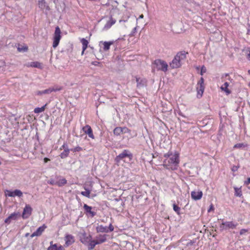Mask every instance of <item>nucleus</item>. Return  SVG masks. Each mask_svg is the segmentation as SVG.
<instances>
[{
	"label": "nucleus",
	"mask_w": 250,
	"mask_h": 250,
	"mask_svg": "<svg viewBox=\"0 0 250 250\" xmlns=\"http://www.w3.org/2000/svg\"><path fill=\"white\" fill-rule=\"evenodd\" d=\"M81 43H82L83 48V50H85L87 47V45L88 43V41L86 39L83 38L81 40Z\"/></svg>",
	"instance_id": "2f4dec72"
},
{
	"label": "nucleus",
	"mask_w": 250,
	"mask_h": 250,
	"mask_svg": "<svg viewBox=\"0 0 250 250\" xmlns=\"http://www.w3.org/2000/svg\"><path fill=\"white\" fill-rule=\"evenodd\" d=\"M132 157V155L129 151L125 149L116 157L115 160L116 162H119L125 157H128L130 159Z\"/></svg>",
	"instance_id": "0eeeda50"
},
{
	"label": "nucleus",
	"mask_w": 250,
	"mask_h": 250,
	"mask_svg": "<svg viewBox=\"0 0 250 250\" xmlns=\"http://www.w3.org/2000/svg\"><path fill=\"white\" fill-rule=\"evenodd\" d=\"M46 106V104H45L44 105H43V106H42L41 107L36 108L34 109L35 113H41V112L44 111Z\"/></svg>",
	"instance_id": "c756f323"
},
{
	"label": "nucleus",
	"mask_w": 250,
	"mask_h": 250,
	"mask_svg": "<svg viewBox=\"0 0 250 250\" xmlns=\"http://www.w3.org/2000/svg\"><path fill=\"white\" fill-rule=\"evenodd\" d=\"M214 209V207L212 204L210 205L209 208H208V211L209 212L211 211V210H213Z\"/></svg>",
	"instance_id": "c03bdc74"
},
{
	"label": "nucleus",
	"mask_w": 250,
	"mask_h": 250,
	"mask_svg": "<svg viewBox=\"0 0 250 250\" xmlns=\"http://www.w3.org/2000/svg\"><path fill=\"white\" fill-rule=\"evenodd\" d=\"M56 250H65V249L63 247L60 245L59 247H58Z\"/></svg>",
	"instance_id": "a18cd8bd"
},
{
	"label": "nucleus",
	"mask_w": 250,
	"mask_h": 250,
	"mask_svg": "<svg viewBox=\"0 0 250 250\" xmlns=\"http://www.w3.org/2000/svg\"><path fill=\"white\" fill-rule=\"evenodd\" d=\"M166 159L164 161V166L167 169L174 170L178 168L179 164V155L175 152H167L164 155Z\"/></svg>",
	"instance_id": "f257e3e1"
},
{
	"label": "nucleus",
	"mask_w": 250,
	"mask_h": 250,
	"mask_svg": "<svg viewBox=\"0 0 250 250\" xmlns=\"http://www.w3.org/2000/svg\"><path fill=\"white\" fill-rule=\"evenodd\" d=\"M128 129L126 127L122 128L120 127H116L113 131L114 134L116 135H120L121 133H125Z\"/></svg>",
	"instance_id": "412c9836"
},
{
	"label": "nucleus",
	"mask_w": 250,
	"mask_h": 250,
	"mask_svg": "<svg viewBox=\"0 0 250 250\" xmlns=\"http://www.w3.org/2000/svg\"><path fill=\"white\" fill-rule=\"evenodd\" d=\"M109 23V21L107 22V23L104 26V29H106V30H107L108 29V27H107V26H108V24Z\"/></svg>",
	"instance_id": "3c124183"
},
{
	"label": "nucleus",
	"mask_w": 250,
	"mask_h": 250,
	"mask_svg": "<svg viewBox=\"0 0 250 250\" xmlns=\"http://www.w3.org/2000/svg\"><path fill=\"white\" fill-rule=\"evenodd\" d=\"M136 32H137V26L135 27L133 29V30H132V31L130 33L129 35L130 36H134Z\"/></svg>",
	"instance_id": "58836bf2"
},
{
	"label": "nucleus",
	"mask_w": 250,
	"mask_h": 250,
	"mask_svg": "<svg viewBox=\"0 0 250 250\" xmlns=\"http://www.w3.org/2000/svg\"><path fill=\"white\" fill-rule=\"evenodd\" d=\"M83 131L88 135L89 137L94 139V136L91 127L89 125H86L83 128Z\"/></svg>",
	"instance_id": "9b49d317"
},
{
	"label": "nucleus",
	"mask_w": 250,
	"mask_h": 250,
	"mask_svg": "<svg viewBox=\"0 0 250 250\" xmlns=\"http://www.w3.org/2000/svg\"><path fill=\"white\" fill-rule=\"evenodd\" d=\"M247 230L245 229H242L240 230V234H243L244 232H246Z\"/></svg>",
	"instance_id": "09e8293b"
},
{
	"label": "nucleus",
	"mask_w": 250,
	"mask_h": 250,
	"mask_svg": "<svg viewBox=\"0 0 250 250\" xmlns=\"http://www.w3.org/2000/svg\"><path fill=\"white\" fill-rule=\"evenodd\" d=\"M91 237L92 236L90 235L87 236L84 233L81 236L80 241L83 244L87 245L90 241Z\"/></svg>",
	"instance_id": "2eb2a0df"
},
{
	"label": "nucleus",
	"mask_w": 250,
	"mask_h": 250,
	"mask_svg": "<svg viewBox=\"0 0 250 250\" xmlns=\"http://www.w3.org/2000/svg\"><path fill=\"white\" fill-rule=\"evenodd\" d=\"M206 67L203 65L201 67L200 74L201 75H203L204 73H206Z\"/></svg>",
	"instance_id": "a19ab883"
},
{
	"label": "nucleus",
	"mask_w": 250,
	"mask_h": 250,
	"mask_svg": "<svg viewBox=\"0 0 250 250\" xmlns=\"http://www.w3.org/2000/svg\"><path fill=\"white\" fill-rule=\"evenodd\" d=\"M28 235H29V233H26V234H25V236H28Z\"/></svg>",
	"instance_id": "338daca9"
},
{
	"label": "nucleus",
	"mask_w": 250,
	"mask_h": 250,
	"mask_svg": "<svg viewBox=\"0 0 250 250\" xmlns=\"http://www.w3.org/2000/svg\"><path fill=\"white\" fill-rule=\"evenodd\" d=\"M20 216L19 213L14 212L11 214L4 221L6 224H10L12 220H16L17 219L18 216Z\"/></svg>",
	"instance_id": "4468645a"
},
{
	"label": "nucleus",
	"mask_w": 250,
	"mask_h": 250,
	"mask_svg": "<svg viewBox=\"0 0 250 250\" xmlns=\"http://www.w3.org/2000/svg\"><path fill=\"white\" fill-rule=\"evenodd\" d=\"M173 209L178 215L180 214V210L181 208L177 205H176L175 203L173 204Z\"/></svg>",
	"instance_id": "473e14b6"
},
{
	"label": "nucleus",
	"mask_w": 250,
	"mask_h": 250,
	"mask_svg": "<svg viewBox=\"0 0 250 250\" xmlns=\"http://www.w3.org/2000/svg\"><path fill=\"white\" fill-rule=\"evenodd\" d=\"M105 235H99L96 237V240L98 243V244H101L106 240Z\"/></svg>",
	"instance_id": "393cba45"
},
{
	"label": "nucleus",
	"mask_w": 250,
	"mask_h": 250,
	"mask_svg": "<svg viewBox=\"0 0 250 250\" xmlns=\"http://www.w3.org/2000/svg\"><path fill=\"white\" fill-rule=\"evenodd\" d=\"M112 201L114 202H115L116 201H117V202H119L121 204H122V202L121 201H120V200H118L117 199H115L114 200H112Z\"/></svg>",
	"instance_id": "8fccbe9b"
},
{
	"label": "nucleus",
	"mask_w": 250,
	"mask_h": 250,
	"mask_svg": "<svg viewBox=\"0 0 250 250\" xmlns=\"http://www.w3.org/2000/svg\"><path fill=\"white\" fill-rule=\"evenodd\" d=\"M229 83L228 82H225L223 85L221 87V89L222 91H224L227 95H229L231 91L228 89Z\"/></svg>",
	"instance_id": "b1692460"
},
{
	"label": "nucleus",
	"mask_w": 250,
	"mask_h": 250,
	"mask_svg": "<svg viewBox=\"0 0 250 250\" xmlns=\"http://www.w3.org/2000/svg\"><path fill=\"white\" fill-rule=\"evenodd\" d=\"M65 245L68 246L74 242V236L70 234H67L65 237Z\"/></svg>",
	"instance_id": "6ab92c4d"
},
{
	"label": "nucleus",
	"mask_w": 250,
	"mask_h": 250,
	"mask_svg": "<svg viewBox=\"0 0 250 250\" xmlns=\"http://www.w3.org/2000/svg\"><path fill=\"white\" fill-rule=\"evenodd\" d=\"M62 147L64 148H65V145H63Z\"/></svg>",
	"instance_id": "e2e57ef3"
},
{
	"label": "nucleus",
	"mask_w": 250,
	"mask_h": 250,
	"mask_svg": "<svg viewBox=\"0 0 250 250\" xmlns=\"http://www.w3.org/2000/svg\"><path fill=\"white\" fill-rule=\"evenodd\" d=\"M203 196V193L201 191H193L191 192V198L195 200H200Z\"/></svg>",
	"instance_id": "dca6fc26"
},
{
	"label": "nucleus",
	"mask_w": 250,
	"mask_h": 250,
	"mask_svg": "<svg viewBox=\"0 0 250 250\" xmlns=\"http://www.w3.org/2000/svg\"><path fill=\"white\" fill-rule=\"evenodd\" d=\"M46 228V226L45 225H42L41 227H40L36 231L33 232L31 235V237L33 238L34 236H40L43 231H44V229Z\"/></svg>",
	"instance_id": "f8f14e48"
},
{
	"label": "nucleus",
	"mask_w": 250,
	"mask_h": 250,
	"mask_svg": "<svg viewBox=\"0 0 250 250\" xmlns=\"http://www.w3.org/2000/svg\"><path fill=\"white\" fill-rule=\"evenodd\" d=\"M116 22V20H114L112 18H110V26Z\"/></svg>",
	"instance_id": "37998d69"
},
{
	"label": "nucleus",
	"mask_w": 250,
	"mask_h": 250,
	"mask_svg": "<svg viewBox=\"0 0 250 250\" xmlns=\"http://www.w3.org/2000/svg\"><path fill=\"white\" fill-rule=\"evenodd\" d=\"M83 208L86 213L90 214L91 217H93L95 215L96 213L92 211V208L86 204H84Z\"/></svg>",
	"instance_id": "aec40b11"
},
{
	"label": "nucleus",
	"mask_w": 250,
	"mask_h": 250,
	"mask_svg": "<svg viewBox=\"0 0 250 250\" xmlns=\"http://www.w3.org/2000/svg\"><path fill=\"white\" fill-rule=\"evenodd\" d=\"M143 17H144V16H143V15L142 14L140 16L139 18L142 19V18H143Z\"/></svg>",
	"instance_id": "4d7b16f0"
},
{
	"label": "nucleus",
	"mask_w": 250,
	"mask_h": 250,
	"mask_svg": "<svg viewBox=\"0 0 250 250\" xmlns=\"http://www.w3.org/2000/svg\"><path fill=\"white\" fill-rule=\"evenodd\" d=\"M114 229L113 227L110 224V231H113Z\"/></svg>",
	"instance_id": "6e6d98bb"
},
{
	"label": "nucleus",
	"mask_w": 250,
	"mask_h": 250,
	"mask_svg": "<svg viewBox=\"0 0 250 250\" xmlns=\"http://www.w3.org/2000/svg\"><path fill=\"white\" fill-rule=\"evenodd\" d=\"M153 69L166 72L167 70L168 64L167 62L161 59H156L153 62Z\"/></svg>",
	"instance_id": "7ed1b4c3"
},
{
	"label": "nucleus",
	"mask_w": 250,
	"mask_h": 250,
	"mask_svg": "<svg viewBox=\"0 0 250 250\" xmlns=\"http://www.w3.org/2000/svg\"><path fill=\"white\" fill-rule=\"evenodd\" d=\"M61 31L59 27L57 26L55 28V31L53 37V47L54 48H56L59 44L61 38Z\"/></svg>",
	"instance_id": "20e7f679"
},
{
	"label": "nucleus",
	"mask_w": 250,
	"mask_h": 250,
	"mask_svg": "<svg viewBox=\"0 0 250 250\" xmlns=\"http://www.w3.org/2000/svg\"><path fill=\"white\" fill-rule=\"evenodd\" d=\"M239 167V166H233L231 168V170H232V171L235 172L238 170Z\"/></svg>",
	"instance_id": "79ce46f5"
},
{
	"label": "nucleus",
	"mask_w": 250,
	"mask_h": 250,
	"mask_svg": "<svg viewBox=\"0 0 250 250\" xmlns=\"http://www.w3.org/2000/svg\"><path fill=\"white\" fill-rule=\"evenodd\" d=\"M57 244H55L53 245L50 246L48 248L47 250H56L57 248Z\"/></svg>",
	"instance_id": "e433bc0d"
},
{
	"label": "nucleus",
	"mask_w": 250,
	"mask_h": 250,
	"mask_svg": "<svg viewBox=\"0 0 250 250\" xmlns=\"http://www.w3.org/2000/svg\"><path fill=\"white\" fill-rule=\"evenodd\" d=\"M222 78H226L227 80L230 81V82L232 80L229 76V74L226 73L222 76Z\"/></svg>",
	"instance_id": "ea45409f"
},
{
	"label": "nucleus",
	"mask_w": 250,
	"mask_h": 250,
	"mask_svg": "<svg viewBox=\"0 0 250 250\" xmlns=\"http://www.w3.org/2000/svg\"><path fill=\"white\" fill-rule=\"evenodd\" d=\"M250 184V177L248 178L247 180L245 182V184L248 185Z\"/></svg>",
	"instance_id": "49530a36"
},
{
	"label": "nucleus",
	"mask_w": 250,
	"mask_h": 250,
	"mask_svg": "<svg viewBox=\"0 0 250 250\" xmlns=\"http://www.w3.org/2000/svg\"><path fill=\"white\" fill-rule=\"evenodd\" d=\"M28 66L35 67V68H42V64L38 62H33L29 63L27 65Z\"/></svg>",
	"instance_id": "a878e982"
},
{
	"label": "nucleus",
	"mask_w": 250,
	"mask_h": 250,
	"mask_svg": "<svg viewBox=\"0 0 250 250\" xmlns=\"http://www.w3.org/2000/svg\"><path fill=\"white\" fill-rule=\"evenodd\" d=\"M48 184L51 185H57V181H55V180L53 179H50L47 182Z\"/></svg>",
	"instance_id": "4c0bfd02"
},
{
	"label": "nucleus",
	"mask_w": 250,
	"mask_h": 250,
	"mask_svg": "<svg viewBox=\"0 0 250 250\" xmlns=\"http://www.w3.org/2000/svg\"><path fill=\"white\" fill-rule=\"evenodd\" d=\"M69 153V149L67 148H65L64 151L60 154V157L62 159L65 158L68 156Z\"/></svg>",
	"instance_id": "bb28decb"
},
{
	"label": "nucleus",
	"mask_w": 250,
	"mask_h": 250,
	"mask_svg": "<svg viewBox=\"0 0 250 250\" xmlns=\"http://www.w3.org/2000/svg\"><path fill=\"white\" fill-rule=\"evenodd\" d=\"M62 89L61 88H49L48 89L42 90V91H38L36 92V95H42V94H49L53 91H59Z\"/></svg>",
	"instance_id": "9d476101"
},
{
	"label": "nucleus",
	"mask_w": 250,
	"mask_h": 250,
	"mask_svg": "<svg viewBox=\"0 0 250 250\" xmlns=\"http://www.w3.org/2000/svg\"><path fill=\"white\" fill-rule=\"evenodd\" d=\"M248 73L250 75V69L248 70Z\"/></svg>",
	"instance_id": "0e129e2a"
},
{
	"label": "nucleus",
	"mask_w": 250,
	"mask_h": 250,
	"mask_svg": "<svg viewBox=\"0 0 250 250\" xmlns=\"http://www.w3.org/2000/svg\"><path fill=\"white\" fill-rule=\"evenodd\" d=\"M85 50H83V51L82 52V55H83V54H84V52Z\"/></svg>",
	"instance_id": "bf43d9fd"
},
{
	"label": "nucleus",
	"mask_w": 250,
	"mask_h": 250,
	"mask_svg": "<svg viewBox=\"0 0 250 250\" xmlns=\"http://www.w3.org/2000/svg\"><path fill=\"white\" fill-rule=\"evenodd\" d=\"M125 21H123V20H119V22L120 23H121L122 22H125Z\"/></svg>",
	"instance_id": "13d9d810"
},
{
	"label": "nucleus",
	"mask_w": 250,
	"mask_h": 250,
	"mask_svg": "<svg viewBox=\"0 0 250 250\" xmlns=\"http://www.w3.org/2000/svg\"><path fill=\"white\" fill-rule=\"evenodd\" d=\"M245 146V145L243 143L236 144L234 146L235 148H241Z\"/></svg>",
	"instance_id": "72a5a7b5"
},
{
	"label": "nucleus",
	"mask_w": 250,
	"mask_h": 250,
	"mask_svg": "<svg viewBox=\"0 0 250 250\" xmlns=\"http://www.w3.org/2000/svg\"><path fill=\"white\" fill-rule=\"evenodd\" d=\"M185 51H180L177 53L172 61L169 63V66L172 69L178 68L181 66L183 62L187 57Z\"/></svg>",
	"instance_id": "f03ea898"
},
{
	"label": "nucleus",
	"mask_w": 250,
	"mask_h": 250,
	"mask_svg": "<svg viewBox=\"0 0 250 250\" xmlns=\"http://www.w3.org/2000/svg\"><path fill=\"white\" fill-rule=\"evenodd\" d=\"M137 87L138 88L144 87L146 85V81L145 79H142L139 77H136Z\"/></svg>",
	"instance_id": "ddd939ff"
},
{
	"label": "nucleus",
	"mask_w": 250,
	"mask_h": 250,
	"mask_svg": "<svg viewBox=\"0 0 250 250\" xmlns=\"http://www.w3.org/2000/svg\"><path fill=\"white\" fill-rule=\"evenodd\" d=\"M84 189H85V191H82L81 194L84 196L89 198L90 194V190L85 188H84Z\"/></svg>",
	"instance_id": "7c9ffc66"
},
{
	"label": "nucleus",
	"mask_w": 250,
	"mask_h": 250,
	"mask_svg": "<svg viewBox=\"0 0 250 250\" xmlns=\"http://www.w3.org/2000/svg\"><path fill=\"white\" fill-rule=\"evenodd\" d=\"M118 48V47L117 46H116L115 48V50H116ZM119 48H120V47H119Z\"/></svg>",
	"instance_id": "680f3d73"
},
{
	"label": "nucleus",
	"mask_w": 250,
	"mask_h": 250,
	"mask_svg": "<svg viewBox=\"0 0 250 250\" xmlns=\"http://www.w3.org/2000/svg\"><path fill=\"white\" fill-rule=\"evenodd\" d=\"M116 246V247H117V249H118V245L117 244H116L115 243H111L110 242V247H113V246Z\"/></svg>",
	"instance_id": "de8ad7c7"
},
{
	"label": "nucleus",
	"mask_w": 250,
	"mask_h": 250,
	"mask_svg": "<svg viewBox=\"0 0 250 250\" xmlns=\"http://www.w3.org/2000/svg\"><path fill=\"white\" fill-rule=\"evenodd\" d=\"M50 246H52V245H54V244H53V241L50 242Z\"/></svg>",
	"instance_id": "052dcab7"
},
{
	"label": "nucleus",
	"mask_w": 250,
	"mask_h": 250,
	"mask_svg": "<svg viewBox=\"0 0 250 250\" xmlns=\"http://www.w3.org/2000/svg\"><path fill=\"white\" fill-rule=\"evenodd\" d=\"M204 80L201 77L200 80L198 81L197 85V98H200L202 97L203 92L205 89L204 86Z\"/></svg>",
	"instance_id": "39448f33"
},
{
	"label": "nucleus",
	"mask_w": 250,
	"mask_h": 250,
	"mask_svg": "<svg viewBox=\"0 0 250 250\" xmlns=\"http://www.w3.org/2000/svg\"><path fill=\"white\" fill-rule=\"evenodd\" d=\"M32 208L29 205H26L22 212V218H27L31 214Z\"/></svg>",
	"instance_id": "1a4fd4ad"
},
{
	"label": "nucleus",
	"mask_w": 250,
	"mask_h": 250,
	"mask_svg": "<svg viewBox=\"0 0 250 250\" xmlns=\"http://www.w3.org/2000/svg\"><path fill=\"white\" fill-rule=\"evenodd\" d=\"M38 5L39 7L42 10H46L49 11L50 10L49 6L48 5L45 0H40L38 1Z\"/></svg>",
	"instance_id": "f3484780"
},
{
	"label": "nucleus",
	"mask_w": 250,
	"mask_h": 250,
	"mask_svg": "<svg viewBox=\"0 0 250 250\" xmlns=\"http://www.w3.org/2000/svg\"><path fill=\"white\" fill-rule=\"evenodd\" d=\"M82 149H83L81 147L78 146L73 149H71V150L73 152H75L80 151L82 150Z\"/></svg>",
	"instance_id": "c9c22d12"
},
{
	"label": "nucleus",
	"mask_w": 250,
	"mask_h": 250,
	"mask_svg": "<svg viewBox=\"0 0 250 250\" xmlns=\"http://www.w3.org/2000/svg\"><path fill=\"white\" fill-rule=\"evenodd\" d=\"M98 244V243L97 242V241H96V239L92 240V238H91L90 241H89V242L88 243V244L87 245L88 247V250H92L94 248L95 246Z\"/></svg>",
	"instance_id": "5701e85b"
},
{
	"label": "nucleus",
	"mask_w": 250,
	"mask_h": 250,
	"mask_svg": "<svg viewBox=\"0 0 250 250\" xmlns=\"http://www.w3.org/2000/svg\"><path fill=\"white\" fill-rule=\"evenodd\" d=\"M238 225L237 223H234L232 221L223 222L220 226L221 229H235Z\"/></svg>",
	"instance_id": "423d86ee"
},
{
	"label": "nucleus",
	"mask_w": 250,
	"mask_h": 250,
	"mask_svg": "<svg viewBox=\"0 0 250 250\" xmlns=\"http://www.w3.org/2000/svg\"><path fill=\"white\" fill-rule=\"evenodd\" d=\"M67 181L65 179L62 178L57 181V186L59 187H62L66 184Z\"/></svg>",
	"instance_id": "c85d7f7f"
},
{
	"label": "nucleus",
	"mask_w": 250,
	"mask_h": 250,
	"mask_svg": "<svg viewBox=\"0 0 250 250\" xmlns=\"http://www.w3.org/2000/svg\"><path fill=\"white\" fill-rule=\"evenodd\" d=\"M100 50L102 51H107L109 49V42L101 41L99 42Z\"/></svg>",
	"instance_id": "a211bd4d"
},
{
	"label": "nucleus",
	"mask_w": 250,
	"mask_h": 250,
	"mask_svg": "<svg viewBox=\"0 0 250 250\" xmlns=\"http://www.w3.org/2000/svg\"><path fill=\"white\" fill-rule=\"evenodd\" d=\"M28 48L26 46L25 47H20V46L18 47V50L19 52H25L27 51Z\"/></svg>",
	"instance_id": "f704fd0d"
},
{
	"label": "nucleus",
	"mask_w": 250,
	"mask_h": 250,
	"mask_svg": "<svg viewBox=\"0 0 250 250\" xmlns=\"http://www.w3.org/2000/svg\"><path fill=\"white\" fill-rule=\"evenodd\" d=\"M247 59L249 60H250V53L247 55Z\"/></svg>",
	"instance_id": "5fc2aeb1"
},
{
	"label": "nucleus",
	"mask_w": 250,
	"mask_h": 250,
	"mask_svg": "<svg viewBox=\"0 0 250 250\" xmlns=\"http://www.w3.org/2000/svg\"><path fill=\"white\" fill-rule=\"evenodd\" d=\"M6 196L9 197H15L18 196L21 197L22 196V192L19 189H15L14 191H11L9 190H6L5 191Z\"/></svg>",
	"instance_id": "6e6552de"
},
{
	"label": "nucleus",
	"mask_w": 250,
	"mask_h": 250,
	"mask_svg": "<svg viewBox=\"0 0 250 250\" xmlns=\"http://www.w3.org/2000/svg\"><path fill=\"white\" fill-rule=\"evenodd\" d=\"M49 161V159L48 158H44V163H47Z\"/></svg>",
	"instance_id": "603ef678"
},
{
	"label": "nucleus",
	"mask_w": 250,
	"mask_h": 250,
	"mask_svg": "<svg viewBox=\"0 0 250 250\" xmlns=\"http://www.w3.org/2000/svg\"><path fill=\"white\" fill-rule=\"evenodd\" d=\"M110 45H111V44H113V42H111V41H110Z\"/></svg>",
	"instance_id": "69168bd1"
},
{
	"label": "nucleus",
	"mask_w": 250,
	"mask_h": 250,
	"mask_svg": "<svg viewBox=\"0 0 250 250\" xmlns=\"http://www.w3.org/2000/svg\"><path fill=\"white\" fill-rule=\"evenodd\" d=\"M234 189L235 190V192H234L235 196H237V197H241L242 196V190H241V188L234 187Z\"/></svg>",
	"instance_id": "cd10ccee"
},
{
	"label": "nucleus",
	"mask_w": 250,
	"mask_h": 250,
	"mask_svg": "<svg viewBox=\"0 0 250 250\" xmlns=\"http://www.w3.org/2000/svg\"><path fill=\"white\" fill-rule=\"evenodd\" d=\"M109 229V227H104L102 225H99L96 227V230L97 232H106L108 231Z\"/></svg>",
	"instance_id": "4be33fe9"
},
{
	"label": "nucleus",
	"mask_w": 250,
	"mask_h": 250,
	"mask_svg": "<svg viewBox=\"0 0 250 250\" xmlns=\"http://www.w3.org/2000/svg\"><path fill=\"white\" fill-rule=\"evenodd\" d=\"M120 42H124V40H118L116 42V44H118Z\"/></svg>",
	"instance_id": "864d4df0"
}]
</instances>
